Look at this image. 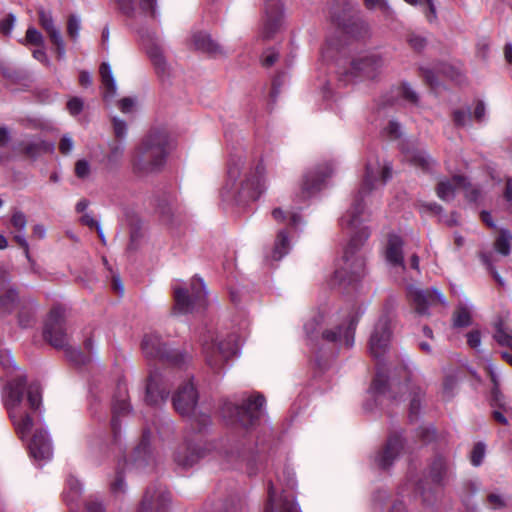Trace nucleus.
I'll list each match as a JSON object with an SVG mask.
<instances>
[{"label": "nucleus", "mask_w": 512, "mask_h": 512, "mask_svg": "<svg viewBox=\"0 0 512 512\" xmlns=\"http://www.w3.org/2000/svg\"><path fill=\"white\" fill-rule=\"evenodd\" d=\"M391 177V167L381 166L378 161L367 163L364 181L351 208L341 218V226L351 231V237L344 250L343 265L334 273V279L339 284L358 281L365 275V260L357 252L368 239L370 232L367 227L361 226L360 215L363 212L362 199L364 195L376 187V183L384 185Z\"/></svg>", "instance_id": "obj_1"}, {"label": "nucleus", "mask_w": 512, "mask_h": 512, "mask_svg": "<svg viewBox=\"0 0 512 512\" xmlns=\"http://www.w3.org/2000/svg\"><path fill=\"white\" fill-rule=\"evenodd\" d=\"M268 187L263 160L247 163L242 157L232 159L228 166L227 181L222 189L226 199L255 201Z\"/></svg>", "instance_id": "obj_2"}, {"label": "nucleus", "mask_w": 512, "mask_h": 512, "mask_svg": "<svg viewBox=\"0 0 512 512\" xmlns=\"http://www.w3.org/2000/svg\"><path fill=\"white\" fill-rule=\"evenodd\" d=\"M42 403L41 388L39 384L32 383L27 389V398H23V384L10 383L4 405L8 410L9 418L13 423L16 433L24 439L33 427V418L27 412L28 406L32 411L39 409Z\"/></svg>", "instance_id": "obj_3"}, {"label": "nucleus", "mask_w": 512, "mask_h": 512, "mask_svg": "<svg viewBox=\"0 0 512 512\" xmlns=\"http://www.w3.org/2000/svg\"><path fill=\"white\" fill-rule=\"evenodd\" d=\"M356 325L357 319L352 314L346 315L341 323H337L334 315L318 313L305 323L304 330L310 339L321 336L328 343L349 348L354 344Z\"/></svg>", "instance_id": "obj_4"}, {"label": "nucleus", "mask_w": 512, "mask_h": 512, "mask_svg": "<svg viewBox=\"0 0 512 512\" xmlns=\"http://www.w3.org/2000/svg\"><path fill=\"white\" fill-rule=\"evenodd\" d=\"M168 145L169 135L166 130H152L134 151L131 161L133 171L139 175L158 172L165 164Z\"/></svg>", "instance_id": "obj_5"}, {"label": "nucleus", "mask_w": 512, "mask_h": 512, "mask_svg": "<svg viewBox=\"0 0 512 512\" xmlns=\"http://www.w3.org/2000/svg\"><path fill=\"white\" fill-rule=\"evenodd\" d=\"M66 309L62 306H54L45 322L43 336L53 347L64 349L70 359L77 364L85 362L81 352L69 345V335L65 326Z\"/></svg>", "instance_id": "obj_6"}, {"label": "nucleus", "mask_w": 512, "mask_h": 512, "mask_svg": "<svg viewBox=\"0 0 512 512\" xmlns=\"http://www.w3.org/2000/svg\"><path fill=\"white\" fill-rule=\"evenodd\" d=\"M202 350L207 365L214 371H219L224 364L238 351L237 337L228 335L223 339H218L213 334L205 336L202 343Z\"/></svg>", "instance_id": "obj_7"}, {"label": "nucleus", "mask_w": 512, "mask_h": 512, "mask_svg": "<svg viewBox=\"0 0 512 512\" xmlns=\"http://www.w3.org/2000/svg\"><path fill=\"white\" fill-rule=\"evenodd\" d=\"M265 404V398L261 394L251 395L238 405L232 402H226L223 405V414L229 417L233 422L239 423L243 427H251L259 420L262 415V408Z\"/></svg>", "instance_id": "obj_8"}, {"label": "nucleus", "mask_w": 512, "mask_h": 512, "mask_svg": "<svg viewBox=\"0 0 512 512\" xmlns=\"http://www.w3.org/2000/svg\"><path fill=\"white\" fill-rule=\"evenodd\" d=\"M174 312L179 314L194 313L207 306V292L203 280L193 278L190 290L185 288L174 289Z\"/></svg>", "instance_id": "obj_9"}, {"label": "nucleus", "mask_w": 512, "mask_h": 512, "mask_svg": "<svg viewBox=\"0 0 512 512\" xmlns=\"http://www.w3.org/2000/svg\"><path fill=\"white\" fill-rule=\"evenodd\" d=\"M141 347L146 358L159 359L172 365H181L188 358L187 354L178 350H167L160 336L153 333L144 336Z\"/></svg>", "instance_id": "obj_10"}, {"label": "nucleus", "mask_w": 512, "mask_h": 512, "mask_svg": "<svg viewBox=\"0 0 512 512\" xmlns=\"http://www.w3.org/2000/svg\"><path fill=\"white\" fill-rule=\"evenodd\" d=\"M170 507V492L165 486L154 483L145 489L137 512H169Z\"/></svg>", "instance_id": "obj_11"}, {"label": "nucleus", "mask_w": 512, "mask_h": 512, "mask_svg": "<svg viewBox=\"0 0 512 512\" xmlns=\"http://www.w3.org/2000/svg\"><path fill=\"white\" fill-rule=\"evenodd\" d=\"M408 300L418 315H429V308L438 304L446 305V298L436 288L421 289L409 287L407 292Z\"/></svg>", "instance_id": "obj_12"}, {"label": "nucleus", "mask_w": 512, "mask_h": 512, "mask_svg": "<svg viewBox=\"0 0 512 512\" xmlns=\"http://www.w3.org/2000/svg\"><path fill=\"white\" fill-rule=\"evenodd\" d=\"M284 24L283 0H264L263 24L260 32L264 40L272 39Z\"/></svg>", "instance_id": "obj_13"}, {"label": "nucleus", "mask_w": 512, "mask_h": 512, "mask_svg": "<svg viewBox=\"0 0 512 512\" xmlns=\"http://www.w3.org/2000/svg\"><path fill=\"white\" fill-rule=\"evenodd\" d=\"M392 336L390 318L387 314L380 316L369 339L370 354L378 359L387 351Z\"/></svg>", "instance_id": "obj_14"}, {"label": "nucleus", "mask_w": 512, "mask_h": 512, "mask_svg": "<svg viewBox=\"0 0 512 512\" xmlns=\"http://www.w3.org/2000/svg\"><path fill=\"white\" fill-rule=\"evenodd\" d=\"M383 66V60L376 54H362L354 58L350 68L345 70L346 75L359 78L374 79Z\"/></svg>", "instance_id": "obj_15"}, {"label": "nucleus", "mask_w": 512, "mask_h": 512, "mask_svg": "<svg viewBox=\"0 0 512 512\" xmlns=\"http://www.w3.org/2000/svg\"><path fill=\"white\" fill-rule=\"evenodd\" d=\"M332 167L325 164L315 171L307 172L301 183L300 194L297 195L298 202H304L321 189L324 180L332 174Z\"/></svg>", "instance_id": "obj_16"}, {"label": "nucleus", "mask_w": 512, "mask_h": 512, "mask_svg": "<svg viewBox=\"0 0 512 512\" xmlns=\"http://www.w3.org/2000/svg\"><path fill=\"white\" fill-rule=\"evenodd\" d=\"M210 452V446L203 443L185 442L174 452V461L178 466L188 468L197 463Z\"/></svg>", "instance_id": "obj_17"}, {"label": "nucleus", "mask_w": 512, "mask_h": 512, "mask_svg": "<svg viewBox=\"0 0 512 512\" xmlns=\"http://www.w3.org/2000/svg\"><path fill=\"white\" fill-rule=\"evenodd\" d=\"M12 149L19 155L35 160L42 154L52 152L54 146L41 138L25 136L23 139L15 142Z\"/></svg>", "instance_id": "obj_18"}, {"label": "nucleus", "mask_w": 512, "mask_h": 512, "mask_svg": "<svg viewBox=\"0 0 512 512\" xmlns=\"http://www.w3.org/2000/svg\"><path fill=\"white\" fill-rule=\"evenodd\" d=\"M251 447L244 440H232L227 443L221 452L222 459L227 467L238 468L250 458Z\"/></svg>", "instance_id": "obj_19"}, {"label": "nucleus", "mask_w": 512, "mask_h": 512, "mask_svg": "<svg viewBox=\"0 0 512 512\" xmlns=\"http://www.w3.org/2000/svg\"><path fill=\"white\" fill-rule=\"evenodd\" d=\"M168 394L169 387L166 377L158 371L151 372L146 385L145 401L149 405H157L164 402Z\"/></svg>", "instance_id": "obj_20"}, {"label": "nucleus", "mask_w": 512, "mask_h": 512, "mask_svg": "<svg viewBox=\"0 0 512 512\" xmlns=\"http://www.w3.org/2000/svg\"><path fill=\"white\" fill-rule=\"evenodd\" d=\"M198 395L194 385L188 382L181 386L173 397V405L183 416H190L196 407Z\"/></svg>", "instance_id": "obj_21"}, {"label": "nucleus", "mask_w": 512, "mask_h": 512, "mask_svg": "<svg viewBox=\"0 0 512 512\" xmlns=\"http://www.w3.org/2000/svg\"><path fill=\"white\" fill-rule=\"evenodd\" d=\"M120 11L128 17H155L156 0H116Z\"/></svg>", "instance_id": "obj_22"}, {"label": "nucleus", "mask_w": 512, "mask_h": 512, "mask_svg": "<svg viewBox=\"0 0 512 512\" xmlns=\"http://www.w3.org/2000/svg\"><path fill=\"white\" fill-rule=\"evenodd\" d=\"M39 24L48 34L51 42L56 46L58 55L62 57L65 54V45L61 32L54 24L51 11H46L43 7L38 9Z\"/></svg>", "instance_id": "obj_23"}, {"label": "nucleus", "mask_w": 512, "mask_h": 512, "mask_svg": "<svg viewBox=\"0 0 512 512\" xmlns=\"http://www.w3.org/2000/svg\"><path fill=\"white\" fill-rule=\"evenodd\" d=\"M30 455L35 460H48L52 456V446L47 433L43 430H36L28 445Z\"/></svg>", "instance_id": "obj_24"}, {"label": "nucleus", "mask_w": 512, "mask_h": 512, "mask_svg": "<svg viewBox=\"0 0 512 512\" xmlns=\"http://www.w3.org/2000/svg\"><path fill=\"white\" fill-rule=\"evenodd\" d=\"M403 449V440L399 435H392L388 438L382 452L376 457L379 467L387 469L393 461L399 456Z\"/></svg>", "instance_id": "obj_25"}, {"label": "nucleus", "mask_w": 512, "mask_h": 512, "mask_svg": "<svg viewBox=\"0 0 512 512\" xmlns=\"http://www.w3.org/2000/svg\"><path fill=\"white\" fill-rule=\"evenodd\" d=\"M403 240L396 234H390L385 249L386 261L393 267L405 269L403 258Z\"/></svg>", "instance_id": "obj_26"}, {"label": "nucleus", "mask_w": 512, "mask_h": 512, "mask_svg": "<svg viewBox=\"0 0 512 512\" xmlns=\"http://www.w3.org/2000/svg\"><path fill=\"white\" fill-rule=\"evenodd\" d=\"M403 153L407 162L423 171H429L435 164L434 159L426 151L418 147H408Z\"/></svg>", "instance_id": "obj_27"}, {"label": "nucleus", "mask_w": 512, "mask_h": 512, "mask_svg": "<svg viewBox=\"0 0 512 512\" xmlns=\"http://www.w3.org/2000/svg\"><path fill=\"white\" fill-rule=\"evenodd\" d=\"M466 178L463 176H454L450 180H442L436 188L437 196L443 201H450L454 198L455 191L466 187Z\"/></svg>", "instance_id": "obj_28"}, {"label": "nucleus", "mask_w": 512, "mask_h": 512, "mask_svg": "<svg viewBox=\"0 0 512 512\" xmlns=\"http://www.w3.org/2000/svg\"><path fill=\"white\" fill-rule=\"evenodd\" d=\"M450 476V466L445 458L437 456L429 467V477L439 485H443Z\"/></svg>", "instance_id": "obj_29"}, {"label": "nucleus", "mask_w": 512, "mask_h": 512, "mask_svg": "<svg viewBox=\"0 0 512 512\" xmlns=\"http://www.w3.org/2000/svg\"><path fill=\"white\" fill-rule=\"evenodd\" d=\"M192 42L194 44V47L197 50H200L202 52L211 54V55H218L222 53L221 46L214 41L210 35L204 33V32H197L192 36Z\"/></svg>", "instance_id": "obj_30"}, {"label": "nucleus", "mask_w": 512, "mask_h": 512, "mask_svg": "<svg viewBox=\"0 0 512 512\" xmlns=\"http://www.w3.org/2000/svg\"><path fill=\"white\" fill-rule=\"evenodd\" d=\"M124 156V145L115 141L109 143V153L105 158V166L108 170L120 167Z\"/></svg>", "instance_id": "obj_31"}, {"label": "nucleus", "mask_w": 512, "mask_h": 512, "mask_svg": "<svg viewBox=\"0 0 512 512\" xmlns=\"http://www.w3.org/2000/svg\"><path fill=\"white\" fill-rule=\"evenodd\" d=\"M150 434V428H145L143 431L142 440L134 451L133 461L137 467L145 466L147 463V457L149 455L148 446Z\"/></svg>", "instance_id": "obj_32"}, {"label": "nucleus", "mask_w": 512, "mask_h": 512, "mask_svg": "<svg viewBox=\"0 0 512 512\" xmlns=\"http://www.w3.org/2000/svg\"><path fill=\"white\" fill-rule=\"evenodd\" d=\"M100 75L102 80V85L104 88V98L107 99L109 97H114L116 94V83L112 75L111 68L109 64L102 63L100 66Z\"/></svg>", "instance_id": "obj_33"}, {"label": "nucleus", "mask_w": 512, "mask_h": 512, "mask_svg": "<svg viewBox=\"0 0 512 512\" xmlns=\"http://www.w3.org/2000/svg\"><path fill=\"white\" fill-rule=\"evenodd\" d=\"M512 234L506 229L500 230L494 241V249L502 256H508L511 251Z\"/></svg>", "instance_id": "obj_34"}, {"label": "nucleus", "mask_w": 512, "mask_h": 512, "mask_svg": "<svg viewBox=\"0 0 512 512\" xmlns=\"http://www.w3.org/2000/svg\"><path fill=\"white\" fill-rule=\"evenodd\" d=\"M290 249V242L288 234L285 230H280L277 234V238L275 241V246L273 249V258L275 260H280L284 257Z\"/></svg>", "instance_id": "obj_35"}, {"label": "nucleus", "mask_w": 512, "mask_h": 512, "mask_svg": "<svg viewBox=\"0 0 512 512\" xmlns=\"http://www.w3.org/2000/svg\"><path fill=\"white\" fill-rule=\"evenodd\" d=\"M18 300L17 292L13 289H8L3 295L0 296V315L6 316L14 310Z\"/></svg>", "instance_id": "obj_36"}, {"label": "nucleus", "mask_w": 512, "mask_h": 512, "mask_svg": "<svg viewBox=\"0 0 512 512\" xmlns=\"http://www.w3.org/2000/svg\"><path fill=\"white\" fill-rule=\"evenodd\" d=\"M393 385V383L389 382V378L386 374L378 371L372 382L371 390L377 396L385 395Z\"/></svg>", "instance_id": "obj_37"}, {"label": "nucleus", "mask_w": 512, "mask_h": 512, "mask_svg": "<svg viewBox=\"0 0 512 512\" xmlns=\"http://www.w3.org/2000/svg\"><path fill=\"white\" fill-rule=\"evenodd\" d=\"M273 218L278 222H283L286 219L289 221V225L292 227H297L301 222V216L297 212L293 211H283L281 208H275L272 211Z\"/></svg>", "instance_id": "obj_38"}, {"label": "nucleus", "mask_w": 512, "mask_h": 512, "mask_svg": "<svg viewBox=\"0 0 512 512\" xmlns=\"http://www.w3.org/2000/svg\"><path fill=\"white\" fill-rule=\"evenodd\" d=\"M129 410H130V406L125 399L114 401V403H113V418L111 421V426H112V429L114 430V432H116V430L119 427L118 417L121 415H125L126 413L129 412Z\"/></svg>", "instance_id": "obj_39"}, {"label": "nucleus", "mask_w": 512, "mask_h": 512, "mask_svg": "<svg viewBox=\"0 0 512 512\" xmlns=\"http://www.w3.org/2000/svg\"><path fill=\"white\" fill-rule=\"evenodd\" d=\"M494 339L500 346L512 349V330L502 324L497 325Z\"/></svg>", "instance_id": "obj_40"}, {"label": "nucleus", "mask_w": 512, "mask_h": 512, "mask_svg": "<svg viewBox=\"0 0 512 512\" xmlns=\"http://www.w3.org/2000/svg\"><path fill=\"white\" fill-rule=\"evenodd\" d=\"M148 54L157 72L164 74L166 71V61L161 50L157 47H152L149 49Z\"/></svg>", "instance_id": "obj_41"}, {"label": "nucleus", "mask_w": 512, "mask_h": 512, "mask_svg": "<svg viewBox=\"0 0 512 512\" xmlns=\"http://www.w3.org/2000/svg\"><path fill=\"white\" fill-rule=\"evenodd\" d=\"M480 259L482 263L487 267V269L492 274L495 281L500 285L504 286L505 282L504 279L499 275V273L496 271L493 261H492V254L490 252H481L480 253Z\"/></svg>", "instance_id": "obj_42"}, {"label": "nucleus", "mask_w": 512, "mask_h": 512, "mask_svg": "<svg viewBox=\"0 0 512 512\" xmlns=\"http://www.w3.org/2000/svg\"><path fill=\"white\" fill-rule=\"evenodd\" d=\"M471 323L470 312L466 308H459L453 316L455 327H467Z\"/></svg>", "instance_id": "obj_43"}, {"label": "nucleus", "mask_w": 512, "mask_h": 512, "mask_svg": "<svg viewBox=\"0 0 512 512\" xmlns=\"http://www.w3.org/2000/svg\"><path fill=\"white\" fill-rule=\"evenodd\" d=\"M397 95L401 96L404 100L416 104L418 102V95L407 83H402L397 88Z\"/></svg>", "instance_id": "obj_44"}, {"label": "nucleus", "mask_w": 512, "mask_h": 512, "mask_svg": "<svg viewBox=\"0 0 512 512\" xmlns=\"http://www.w3.org/2000/svg\"><path fill=\"white\" fill-rule=\"evenodd\" d=\"M75 175L79 179H87L91 173L90 163L85 159H79L75 163Z\"/></svg>", "instance_id": "obj_45"}, {"label": "nucleus", "mask_w": 512, "mask_h": 512, "mask_svg": "<svg viewBox=\"0 0 512 512\" xmlns=\"http://www.w3.org/2000/svg\"><path fill=\"white\" fill-rule=\"evenodd\" d=\"M80 28V19L75 15H71L68 18L67 22V34L70 36L71 39L77 40Z\"/></svg>", "instance_id": "obj_46"}, {"label": "nucleus", "mask_w": 512, "mask_h": 512, "mask_svg": "<svg viewBox=\"0 0 512 512\" xmlns=\"http://www.w3.org/2000/svg\"><path fill=\"white\" fill-rule=\"evenodd\" d=\"M364 4L368 9H379L386 16L391 14V9L386 0H364Z\"/></svg>", "instance_id": "obj_47"}, {"label": "nucleus", "mask_w": 512, "mask_h": 512, "mask_svg": "<svg viewBox=\"0 0 512 512\" xmlns=\"http://www.w3.org/2000/svg\"><path fill=\"white\" fill-rule=\"evenodd\" d=\"M410 5H417L426 3L428 11L425 12L426 17L429 22H433L436 19V9L433 3V0H404Z\"/></svg>", "instance_id": "obj_48"}, {"label": "nucleus", "mask_w": 512, "mask_h": 512, "mask_svg": "<svg viewBox=\"0 0 512 512\" xmlns=\"http://www.w3.org/2000/svg\"><path fill=\"white\" fill-rule=\"evenodd\" d=\"M69 491L64 494V498L66 502H72L76 499V497L80 494L81 486L80 483L76 479H70L68 481Z\"/></svg>", "instance_id": "obj_49"}, {"label": "nucleus", "mask_w": 512, "mask_h": 512, "mask_svg": "<svg viewBox=\"0 0 512 512\" xmlns=\"http://www.w3.org/2000/svg\"><path fill=\"white\" fill-rule=\"evenodd\" d=\"M485 456V445L483 443H477L473 447V450L471 452V463L474 466H479Z\"/></svg>", "instance_id": "obj_50"}, {"label": "nucleus", "mask_w": 512, "mask_h": 512, "mask_svg": "<svg viewBox=\"0 0 512 512\" xmlns=\"http://www.w3.org/2000/svg\"><path fill=\"white\" fill-rule=\"evenodd\" d=\"M112 124H113V131H114V135L116 138L118 139H123L126 137L127 135V124L125 121L117 118V117H113L112 118Z\"/></svg>", "instance_id": "obj_51"}, {"label": "nucleus", "mask_w": 512, "mask_h": 512, "mask_svg": "<svg viewBox=\"0 0 512 512\" xmlns=\"http://www.w3.org/2000/svg\"><path fill=\"white\" fill-rule=\"evenodd\" d=\"M471 118L470 110H455L453 112V122L458 127H464L467 125Z\"/></svg>", "instance_id": "obj_52"}, {"label": "nucleus", "mask_w": 512, "mask_h": 512, "mask_svg": "<svg viewBox=\"0 0 512 512\" xmlns=\"http://www.w3.org/2000/svg\"><path fill=\"white\" fill-rule=\"evenodd\" d=\"M11 224L18 231H24L27 225L25 214L21 211H15L11 217Z\"/></svg>", "instance_id": "obj_53"}, {"label": "nucleus", "mask_w": 512, "mask_h": 512, "mask_svg": "<svg viewBox=\"0 0 512 512\" xmlns=\"http://www.w3.org/2000/svg\"><path fill=\"white\" fill-rule=\"evenodd\" d=\"M26 40L27 42L33 45H43L44 38L42 34L34 27H29L26 31Z\"/></svg>", "instance_id": "obj_54"}, {"label": "nucleus", "mask_w": 512, "mask_h": 512, "mask_svg": "<svg viewBox=\"0 0 512 512\" xmlns=\"http://www.w3.org/2000/svg\"><path fill=\"white\" fill-rule=\"evenodd\" d=\"M408 43L416 51H421L426 46V39L417 34H410L408 36Z\"/></svg>", "instance_id": "obj_55"}, {"label": "nucleus", "mask_w": 512, "mask_h": 512, "mask_svg": "<svg viewBox=\"0 0 512 512\" xmlns=\"http://www.w3.org/2000/svg\"><path fill=\"white\" fill-rule=\"evenodd\" d=\"M58 148L63 155H69L74 148L73 139L69 135H64L60 139Z\"/></svg>", "instance_id": "obj_56"}, {"label": "nucleus", "mask_w": 512, "mask_h": 512, "mask_svg": "<svg viewBox=\"0 0 512 512\" xmlns=\"http://www.w3.org/2000/svg\"><path fill=\"white\" fill-rule=\"evenodd\" d=\"M279 58V53L274 49H268L264 52L262 58V65L264 67H271Z\"/></svg>", "instance_id": "obj_57"}, {"label": "nucleus", "mask_w": 512, "mask_h": 512, "mask_svg": "<svg viewBox=\"0 0 512 512\" xmlns=\"http://www.w3.org/2000/svg\"><path fill=\"white\" fill-rule=\"evenodd\" d=\"M280 512H299V508L293 499L282 497L280 501Z\"/></svg>", "instance_id": "obj_58"}, {"label": "nucleus", "mask_w": 512, "mask_h": 512, "mask_svg": "<svg viewBox=\"0 0 512 512\" xmlns=\"http://www.w3.org/2000/svg\"><path fill=\"white\" fill-rule=\"evenodd\" d=\"M18 323L21 327L27 328L34 323L33 313L30 311H20L18 315Z\"/></svg>", "instance_id": "obj_59"}, {"label": "nucleus", "mask_w": 512, "mask_h": 512, "mask_svg": "<svg viewBox=\"0 0 512 512\" xmlns=\"http://www.w3.org/2000/svg\"><path fill=\"white\" fill-rule=\"evenodd\" d=\"M67 109L71 115H78L83 109V101L78 97L71 98L67 103Z\"/></svg>", "instance_id": "obj_60"}, {"label": "nucleus", "mask_w": 512, "mask_h": 512, "mask_svg": "<svg viewBox=\"0 0 512 512\" xmlns=\"http://www.w3.org/2000/svg\"><path fill=\"white\" fill-rule=\"evenodd\" d=\"M15 23V17L9 14L5 19L0 22V31L4 35H9L13 29Z\"/></svg>", "instance_id": "obj_61"}, {"label": "nucleus", "mask_w": 512, "mask_h": 512, "mask_svg": "<svg viewBox=\"0 0 512 512\" xmlns=\"http://www.w3.org/2000/svg\"><path fill=\"white\" fill-rule=\"evenodd\" d=\"M0 365L6 370L15 368V362L10 352L3 351L0 353Z\"/></svg>", "instance_id": "obj_62"}, {"label": "nucleus", "mask_w": 512, "mask_h": 512, "mask_svg": "<svg viewBox=\"0 0 512 512\" xmlns=\"http://www.w3.org/2000/svg\"><path fill=\"white\" fill-rule=\"evenodd\" d=\"M487 502L489 506L493 509L502 508L505 506V501L503 497L499 494L491 493L487 497Z\"/></svg>", "instance_id": "obj_63"}, {"label": "nucleus", "mask_w": 512, "mask_h": 512, "mask_svg": "<svg viewBox=\"0 0 512 512\" xmlns=\"http://www.w3.org/2000/svg\"><path fill=\"white\" fill-rule=\"evenodd\" d=\"M467 343L471 348L479 347L481 343L480 332L475 330L467 334Z\"/></svg>", "instance_id": "obj_64"}]
</instances>
